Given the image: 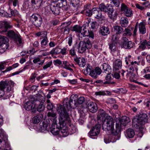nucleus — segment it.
<instances>
[{"label":"nucleus","mask_w":150,"mask_h":150,"mask_svg":"<svg viewBox=\"0 0 150 150\" xmlns=\"http://www.w3.org/2000/svg\"><path fill=\"white\" fill-rule=\"evenodd\" d=\"M57 111L59 115V124L60 132L63 134V135L67 136L68 134V129L66 126V124L68 123L70 125L71 123L69 115L61 105L59 106Z\"/></svg>","instance_id":"1"},{"label":"nucleus","mask_w":150,"mask_h":150,"mask_svg":"<svg viewBox=\"0 0 150 150\" xmlns=\"http://www.w3.org/2000/svg\"><path fill=\"white\" fill-rule=\"evenodd\" d=\"M77 95L71 96L70 97V100L68 101V102H66V101H68V98H67L64 100L63 104V106L61 105H59L57 108L58 110L59 106L60 105L62 106V108L64 110H65L68 114V110L71 108H75L78 105L77 102Z\"/></svg>","instance_id":"2"},{"label":"nucleus","mask_w":150,"mask_h":150,"mask_svg":"<svg viewBox=\"0 0 150 150\" xmlns=\"http://www.w3.org/2000/svg\"><path fill=\"white\" fill-rule=\"evenodd\" d=\"M148 119L149 117L146 114H140L138 116L134 117L132 120V125L136 128H139L142 125L147 122Z\"/></svg>","instance_id":"3"},{"label":"nucleus","mask_w":150,"mask_h":150,"mask_svg":"<svg viewBox=\"0 0 150 150\" xmlns=\"http://www.w3.org/2000/svg\"><path fill=\"white\" fill-rule=\"evenodd\" d=\"M114 121L112 118L110 116H107L106 120L102 125V129L104 130H110L112 133L115 136L114 132L115 131V129L114 128Z\"/></svg>","instance_id":"4"},{"label":"nucleus","mask_w":150,"mask_h":150,"mask_svg":"<svg viewBox=\"0 0 150 150\" xmlns=\"http://www.w3.org/2000/svg\"><path fill=\"white\" fill-rule=\"evenodd\" d=\"M92 47L91 43L89 39L88 38H85L83 41L80 42L78 45V52L83 53L85 52L87 49H90Z\"/></svg>","instance_id":"5"},{"label":"nucleus","mask_w":150,"mask_h":150,"mask_svg":"<svg viewBox=\"0 0 150 150\" xmlns=\"http://www.w3.org/2000/svg\"><path fill=\"white\" fill-rule=\"evenodd\" d=\"M129 118L126 116L123 117L120 120L117 122L115 125V131L114 132L115 136L117 135L121 132V128L122 125L125 126L129 122Z\"/></svg>","instance_id":"6"},{"label":"nucleus","mask_w":150,"mask_h":150,"mask_svg":"<svg viewBox=\"0 0 150 150\" xmlns=\"http://www.w3.org/2000/svg\"><path fill=\"white\" fill-rule=\"evenodd\" d=\"M30 20L32 24L36 27H40L42 22L41 16L37 14H33L30 16Z\"/></svg>","instance_id":"7"},{"label":"nucleus","mask_w":150,"mask_h":150,"mask_svg":"<svg viewBox=\"0 0 150 150\" xmlns=\"http://www.w3.org/2000/svg\"><path fill=\"white\" fill-rule=\"evenodd\" d=\"M5 88H6V91L8 92H9L11 90V87L7 81L0 82V94H1L0 96L1 97L4 95V89Z\"/></svg>","instance_id":"8"},{"label":"nucleus","mask_w":150,"mask_h":150,"mask_svg":"<svg viewBox=\"0 0 150 150\" xmlns=\"http://www.w3.org/2000/svg\"><path fill=\"white\" fill-rule=\"evenodd\" d=\"M123 41L122 45L123 47L127 49H130L134 47L135 46L134 42L130 41H129L126 37H123L122 38Z\"/></svg>","instance_id":"9"},{"label":"nucleus","mask_w":150,"mask_h":150,"mask_svg":"<svg viewBox=\"0 0 150 150\" xmlns=\"http://www.w3.org/2000/svg\"><path fill=\"white\" fill-rule=\"evenodd\" d=\"M121 10L122 11H124L125 16L127 17H131L133 16L132 10L124 3H122L121 5Z\"/></svg>","instance_id":"10"},{"label":"nucleus","mask_w":150,"mask_h":150,"mask_svg":"<svg viewBox=\"0 0 150 150\" xmlns=\"http://www.w3.org/2000/svg\"><path fill=\"white\" fill-rule=\"evenodd\" d=\"M71 23L70 22H65L62 24L59 27V29L61 30L64 34H68L70 30L69 26Z\"/></svg>","instance_id":"11"},{"label":"nucleus","mask_w":150,"mask_h":150,"mask_svg":"<svg viewBox=\"0 0 150 150\" xmlns=\"http://www.w3.org/2000/svg\"><path fill=\"white\" fill-rule=\"evenodd\" d=\"M50 7L52 12L55 15H58L60 13V8L55 3H52Z\"/></svg>","instance_id":"12"},{"label":"nucleus","mask_w":150,"mask_h":150,"mask_svg":"<svg viewBox=\"0 0 150 150\" xmlns=\"http://www.w3.org/2000/svg\"><path fill=\"white\" fill-rule=\"evenodd\" d=\"M102 112L99 113L97 116L98 124L100 126L103 125L106 120V117H105V113L103 110H102Z\"/></svg>","instance_id":"13"},{"label":"nucleus","mask_w":150,"mask_h":150,"mask_svg":"<svg viewBox=\"0 0 150 150\" xmlns=\"http://www.w3.org/2000/svg\"><path fill=\"white\" fill-rule=\"evenodd\" d=\"M101 126L99 125H96L90 131L91 136H96L98 135L100 132Z\"/></svg>","instance_id":"14"},{"label":"nucleus","mask_w":150,"mask_h":150,"mask_svg":"<svg viewBox=\"0 0 150 150\" xmlns=\"http://www.w3.org/2000/svg\"><path fill=\"white\" fill-rule=\"evenodd\" d=\"M8 41V40L7 38L4 36H0V48L2 49L3 46H5V48H4V49H7L8 46L7 45Z\"/></svg>","instance_id":"15"},{"label":"nucleus","mask_w":150,"mask_h":150,"mask_svg":"<svg viewBox=\"0 0 150 150\" xmlns=\"http://www.w3.org/2000/svg\"><path fill=\"white\" fill-rule=\"evenodd\" d=\"M87 108L89 111L92 113L96 112L98 109L96 104L93 102H91L88 103Z\"/></svg>","instance_id":"16"},{"label":"nucleus","mask_w":150,"mask_h":150,"mask_svg":"<svg viewBox=\"0 0 150 150\" xmlns=\"http://www.w3.org/2000/svg\"><path fill=\"white\" fill-rule=\"evenodd\" d=\"M30 4L32 7L35 9H38L41 6L42 0H30Z\"/></svg>","instance_id":"17"},{"label":"nucleus","mask_w":150,"mask_h":150,"mask_svg":"<svg viewBox=\"0 0 150 150\" xmlns=\"http://www.w3.org/2000/svg\"><path fill=\"white\" fill-rule=\"evenodd\" d=\"M74 60L80 67H83L86 64L85 59L83 57L74 58Z\"/></svg>","instance_id":"18"},{"label":"nucleus","mask_w":150,"mask_h":150,"mask_svg":"<svg viewBox=\"0 0 150 150\" xmlns=\"http://www.w3.org/2000/svg\"><path fill=\"white\" fill-rule=\"evenodd\" d=\"M41 98H41V100L42 99V100L40 101H37V103H38V105L37 107V110L39 112H41L42 111H43L45 109V107L44 105V102L45 101V100L44 98H43V97H41Z\"/></svg>","instance_id":"19"},{"label":"nucleus","mask_w":150,"mask_h":150,"mask_svg":"<svg viewBox=\"0 0 150 150\" xmlns=\"http://www.w3.org/2000/svg\"><path fill=\"white\" fill-rule=\"evenodd\" d=\"M110 33L109 29L107 26H102L100 28L99 33L103 36H106Z\"/></svg>","instance_id":"20"},{"label":"nucleus","mask_w":150,"mask_h":150,"mask_svg":"<svg viewBox=\"0 0 150 150\" xmlns=\"http://www.w3.org/2000/svg\"><path fill=\"white\" fill-rule=\"evenodd\" d=\"M92 13H93V14L96 18L99 19L103 18L101 12L98 11L96 8H93L92 9Z\"/></svg>","instance_id":"21"},{"label":"nucleus","mask_w":150,"mask_h":150,"mask_svg":"<svg viewBox=\"0 0 150 150\" xmlns=\"http://www.w3.org/2000/svg\"><path fill=\"white\" fill-rule=\"evenodd\" d=\"M4 23L5 25L4 26H2L0 25V33H1L6 32L8 28H10L12 27L8 22L5 21Z\"/></svg>","instance_id":"22"},{"label":"nucleus","mask_w":150,"mask_h":150,"mask_svg":"<svg viewBox=\"0 0 150 150\" xmlns=\"http://www.w3.org/2000/svg\"><path fill=\"white\" fill-rule=\"evenodd\" d=\"M102 67L104 72L106 74L111 73L112 72V69L108 64L104 63L102 65Z\"/></svg>","instance_id":"23"},{"label":"nucleus","mask_w":150,"mask_h":150,"mask_svg":"<svg viewBox=\"0 0 150 150\" xmlns=\"http://www.w3.org/2000/svg\"><path fill=\"white\" fill-rule=\"evenodd\" d=\"M49 125L47 121H43L42 123L40 124V126L39 128V131L40 132H44L47 129V127Z\"/></svg>","instance_id":"24"},{"label":"nucleus","mask_w":150,"mask_h":150,"mask_svg":"<svg viewBox=\"0 0 150 150\" xmlns=\"http://www.w3.org/2000/svg\"><path fill=\"white\" fill-rule=\"evenodd\" d=\"M33 105L32 103L30 101H27L24 105V107L25 109L27 110H32L33 112L35 110V106H33Z\"/></svg>","instance_id":"25"},{"label":"nucleus","mask_w":150,"mask_h":150,"mask_svg":"<svg viewBox=\"0 0 150 150\" xmlns=\"http://www.w3.org/2000/svg\"><path fill=\"white\" fill-rule=\"evenodd\" d=\"M122 66V63L120 59H117L115 62L113 64L114 70H118L121 69Z\"/></svg>","instance_id":"26"},{"label":"nucleus","mask_w":150,"mask_h":150,"mask_svg":"<svg viewBox=\"0 0 150 150\" xmlns=\"http://www.w3.org/2000/svg\"><path fill=\"white\" fill-rule=\"evenodd\" d=\"M146 23L144 22L140 23L139 24V30L140 33L144 34L146 32V29L145 27Z\"/></svg>","instance_id":"27"},{"label":"nucleus","mask_w":150,"mask_h":150,"mask_svg":"<svg viewBox=\"0 0 150 150\" xmlns=\"http://www.w3.org/2000/svg\"><path fill=\"white\" fill-rule=\"evenodd\" d=\"M43 117L42 114H40L34 116L32 119L33 122L35 124L39 123Z\"/></svg>","instance_id":"28"},{"label":"nucleus","mask_w":150,"mask_h":150,"mask_svg":"<svg viewBox=\"0 0 150 150\" xmlns=\"http://www.w3.org/2000/svg\"><path fill=\"white\" fill-rule=\"evenodd\" d=\"M127 18L126 17H122L120 20V23L121 26L123 27H127L128 24Z\"/></svg>","instance_id":"29"},{"label":"nucleus","mask_w":150,"mask_h":150,"mask_svg":"<svg viewBox=\"0 0 150 150\" xmlns=\"http://www.w3.org/2000/svg\"><path fill=\"white\" fill-rule=\"evenodd\" d=\"M135 135L134 130L131 128H129L126 130V136L129 138H133Z\"/></svg>","instance_id":"30"},{"label":"nucleus","mask_w":150,"mask_h":150,"mask_svg":"<svg viewBox=\"0 0 150 150\" xmlns=\"http://www.w3.org/2000/svg\"><path fill=\"white\" fill-rule=\"evenodd\" d=\"M6 34L7 36L13 39L17 37V35L12 30L8 31Z\"/></svg>","instance_id":"31"},{"label":"nucleus","mask_w":150,"mask_h":150,"mask_svg":"<svg viewBox=\"0 0 150 150\" xmlns=\"http://www.w3.org/2000/svg\"><path fill=\"white\" fill-rule=\"evenodd\" d=\"M3 123V119L2 117L0 116V127H1ZM5 132L2 129H0V139H3L4 135Z\"/></svg>","instance_id":"32"},{"label":"nucleus","mask_w":150,"mask_h":150,"mask_svg":"<svg viewBox=\"0 0 150 150\" xmlns=\"http://www.w3.org/2000/svg\"><path fill=\"white\" fill-rule=\"evenodd\" d=\"M8 10L11 14L7 13V15H6L7 17H11L12 16H15L18 13V11L16 10H13L10 8Z\"/></svg>","instance_id":"33"},{"label":"nucleus","mask_w":150,"mask_h":150,"mask_svg":"<svg viewBox=\"0 0 150 150\" xmlns=\"http://www.w3.org/2000/svg\"><path fill=\"white\" fill-rule=\"evenodd\" d=\"M61 49L59 47H57L54 48H53L50 51V54L52 55L59 54L61 53Z\"/></svg>","instance_id":"34"},{"label":"nucleus","mask_w":150,"mask_h":150,"mask_svg":"<svg viewBox=\"0 0 150 150\" xmlns=\"http://www.w3.org/2000/svg\"><path fill=\"white\" fill-rule=\"evenodd\" d=\"M114 31L116 33V34H119L123 31L122 28L119 26H114Z\"/></svg>","instance_id":"35"},{"label":"nucleus","mask_w":150,"mask_h":150,"mask_svg":"<svg viewBox=\"0 0 150 150\" xmlns=\"http://www.w3.org/2000/svg\"><path fill=\"white\" fill-rule=\"evenodd\" d=\"M116 44L112 42L110 43L109 45V49L112 52H114L117 51V48Z\"/></svg>","instance_id":"36"},{"label":"nucleus","mask_w":150,"mask_h":150,"mask_svg":"<svg viewBox=\"0 0 150 150\" xmlns=\"http://www.w3.org/2000/svg\"><path fill=\"white\" fill-rule=\"evenodd\" d=\"M60 129L57 128L56 126V127H52L51 129V133L54 135H57L60 132Z\"/></svg>","instance_id":"37"},{"label":"nucleus","mask_w":150,"mask_h":150,"mask_svg":"<svg viewBox=\"0 0 150 150\" xmlns=\"http://www.w3.org/2000/svg\"><path fill=\"white\" fill-rule=\"evenodd\" d=\"M47 33L46 31H43L37 33L36 34V35L37 36H40L43 38H47Z\"/></svg>","instance_id":"38"},{"label":"nucleus","mask_w":150,"mask_h":150,"mask_svg":"<svg viewBox=\"0 0 150 150\" xmlns=\"http://www.w3.org/2000/svg\"><path fill=\"white\" fill-rule=\"evenodd\" d=\"M89 31L87 30L86 27V26L83 27V28L81 29V34L83 35V37L88 36V35H89Z\"/></svg>","instance_id":"39"},{"label":"nucleus","mask_w":150,"mask_h":150,"mask_svg":"<svg viewBox=\"0 0 150 150\" xmlns=\"http://www.w3.org/2000/svg\"><path fill=\"white\" fill-rule=\"evenodd\" d=\"M120 71L118 70H115L113 69V72L112 75L113 77L116 79H119L120 77Z\"/></svg>","instance_id":"40"},{"label":"nucleus","mask_w":150,"mask_h":150,"mask_svg":"<svg viewBox=\"0 0 150 150\" xmlns=\"http://www.w3.org/2000/svg\"><path fill=\"white\" fill-rule=\"evenodd\" d=\"M83 27L78 25H75L73 26L71 29L72 31H75L76 32L80 33Z\"/></svg>","instance_id":"41"},{"label":"nucleus","mask_w":150,"mask_h":150,"mask_svg":"<svg viewBox=\"0 0 150 150\" xmlns=\"http://www.w3.org/2000/svg\"><path fill=\"white\" fill-rule=\"evenodd\" d=\"M47 108L49 110H52L54 107L53 104L50 102V100L48 99L46 100Z\"/></svg>","instance_id":"42"},{"label":"nucleus","mask_w":150,"mask_h":150,"mask_svg":"<svg viewBox=\"0 0 150 150\" xmlns=\"http://www.w3.org/2000/svg\"><path fill=\"white\" fill-rule=\"evenodd\" d=\"M123 35L124 36H130L132 34L131 30L127 28H125V30L123 31Z\"/></svg>","instance_id":"43"},{"label":"nucleus","mask_w":150,"mask_h":150,"mask_svg":"<svg viewBox=\"0 0 150 150\" xmlns=\"http://www.w3.org/2000/svg\"><path fill=\"white\" fill-rule=\"evenodd\" d=\"M107 6H105L104 4L102 3L100 4L99 6V8L101 11L107 12Z\"/></svg>","instance_id":"44"},{"label":"nucleus","mask_w":150,"mask_h":150,"mask_svg":"<svg viewBox=\"0 0 150 150\" xmlns=\"http://www.w3.org/2000/svg\"><path fill=\"white\" fill-rule=\"evenodd\" d=\"M92 67L89 64H88V66L86 67L85 70H84V73L85 75H87L89 73H90L91 71Z\"/></svg>","instance_id":"45"},{"label":"nucleus","mask_w":150,"mask_h":150,"mask_svg":"<svg viewBox=\"0 0 150 150\" xmlns=\"http://www.w3.org/2000/svg\"><path fill=\"white\" fill-rule=\"evenodd\" d=\"M107 75L105 77V79L106 80V81H105L104 82V84H110V81L111 80V77L110 76V74H107Z\"/></svg>","instance_id":"46"},{"label":"nucleus","mask_w":150,"mask_h":150,"mask_svg":"<svg viewBox=\"0 0 150 150\" xmlns=\"http://www.w3.org/2000/svg\"><path fill=\"white\" fill-rule=\"evenodd\" d=\"M119 39V37L117 34L114 35H112V41L114 43H116L118 41Z\"/></svg>","instance_id":"47"},{"label":"nucleus","mask_w":150,"mask_h":150,"mask_svg":"<svg viewBox=\"0 0 150 150\" xmlns=\"http://www.w3.org/2000/svg\"><path fill=\"white\" fill-rule=\"evenodd\" d=\"M89 75L94 79L97 78L98 76L94 70H92L89 74Z\"/></svg>","instance_id":"48"},{"label":"nucleus","mask_w":150,"mask_h":150,"mask_svg":"<svg viewBox=\"0 0 150 150\" xmlns=\"http://www.w3.org/2000/svg\"><path fill=\"white\" fill-rule=\"evenodd\" d=\"M69 52L71 56L72 57H74L76 55L75 47H73L70 50Z\"/></svg>","instance_id":"49"},{"label":"nucleus","mask_w":150,"mask_h":150,"mask_svg":"<svg viewBox=\"0 0 150 150\" xmlns=\"http://www.w3.org/2000/svg\"><path fill=\"white\" fill-rule=\"evenodd\" d=\"M83 12L86 16H91L93 13L92 11H91L90 9L84 10Z\"/></svg>","instance_id":"50"},{"label":"nucleus","mask_w":150,"mask_h":150,"mask_svg":"<svg viewBox=\"0 0 150 150\" xmlns=\"http://www.w3.org/2000/svg\"><path fill=\"white\" fill-rule=\"evenodd\" d=\"M67 38H68V44L69 46H70L71 45L73 41V36L71 34H70Z\"/></svg>","instance_id":"51"},{"label":"nucleus","mask_w":150,"mask_h":150,"mask_svg":"<svg viewBox=\"0 0 150 150\" xmlns=\"http://www.w3.org/2000/svg\"><path fill=\"white\" fill-rule=\"evenodd\" d=\"M77 102L78 105L82 104L85 101L84 98L83 97H80L79 98H77Z\"/></svg>","instance_id":"52"},{"label":"nucleus","mask_w":150,"mask_h":150,"mask_svg":"<svg viewBox=\"0 0 150 150\" xmlns=\"http://www.w3.org/2000/svg\"><path fill=\"white\" fill-rule=\"evenodd\" d=\"M71 3V5L73 7L76 6L79 3L80 0H69Z\"/></svg>","instance_id":"53"},{"label":"nucleus","mask_w":150,"mask_h":150,"mask_svg":"<svg viewBox=\"0 0 150 150\" xmlns=\"http://www.w3.org/2000/svg\"><path fill=\"white\" fill-rule=\"evenodd\" d=\"M107 8V12H108L109 14H111L113 12V8L112 6H109L108 5Z\"/></svg>","instance_id":"54"},{"label":"nucleus","mask_w":150,"mask_h":150,"mask_svg":"<svg viewBox=\"0 0 150 150\" xmlns=\"http://www.w3.org/2000/svg\"><path fill=\"white\" fill-rule=\"evenodd\" d=\"M47 38H45L42 41L41 44V45L42 47L44 46H45L47 45Z\"/></svg>","instance_id":"55"},{"label":"nucleus","mask_w":150,"mask_h":150,"mask_svg":"<svg viewBox=\"0 0 150 150\" xmlns=\"http://www.w3.org/2000/svg\"><path fill=\"white\" fill-rule=\"evenodd\" d=\"M37 76V75L35 73H34L32 74V76L30 79V81L31 82H33L35 81V78Z\"/></svg>","instance_id":"56"},{"label":"nucleus","mask_w":150,"mask_h":150,"mask_svg":"<svg viewBox=\"0 0 150 150\" xmlns=\"http://www.w3.org/2000/svg\"><path fill=\"white\" fill-rule=\"evenodd\" d=\"M111 1V3L112 2L114 5L117 6L118 7L120 5V1L119 0H110Z\"/></svg>","instance_id":"57"},{"label":"nucleus","mask_w":150,"mask_h":150,"mask_svg":"<svg viewBox=\"0 0 150 150\" xmlns=\"http://www.w3.org/2000/svg\"><path fill=\"white\" fill-rule=\"evenodd\" d=\"M97 26V22L93 21L92 22L91 24V27L93 29H96V27Z\"/></svg>","instance_id":"58"},{"label":"nucleus","mask_w":150,"mask_h":150,"mask_svg":"<svg viewBox=\"0 0 150 150\" xmlns=\"http://www.w3.org/2000/svg\"><path fill=\"white\" fill-rule=\"evenodd\" d=\"M94 70L98 76L100 75L102 72V70L99 67H96Z\"/></svg>","instance_id":"59"},{"label":"nucleus","mask_w":150,"mask_h":150,"mask_svg":"<svg viewBox=\"0 0 150 150\" xmlns=\"http://www.w3.org/2000/svg\"><path fill=\"white\" fill-rule=\"evenodd\" d=\"M59 6L60 7L65 6V5H66V3L65 0H59Z\"/></svg>","instance_id":"60"},{"label":"nucleus","mask_w":150,"mask_h":150,"mask_svg":"<svg viewBox=\"0 0 150 150\" xmlns=\"http://www.w3.org/2000/svg\"><path fill=\"white\" fill-rule=\"evenodd\" d=\"M106 94V93L104 91H99L96 92L95 93V95H105Z\"/></svg>","instance_id":"61"},{"label":"nucleus","mask_w":150,"mask_h":150,"mask_svg":"<svg viewBox=\"0 0 150 150\" xmlns=\"http://www.w3.org/2000/svg\"><path fill=\"white\" fill-rule=\"evenodd\" d=\"M51 25L53 26H55L58 25L59 23V21L58 20H55L52 21L50 22Z\"/></svg>","instance_id":"62"},{"label":"nucleus","mask_w":150,"mask_h":150,"mask_svg":"<svg viewBox=\"0 0 150 150\" xmlns=\"http://www.w3.org/2000/svg\"><path fill=\"white\" fill-rule=\"evenodd\" d=\"M131 64L134 66L136 69H137V65H139V64L136 61L132 62H131Z\"/></svg>","instance_id":"63"},{"label":"nucleus","mask_w":150,"mask_h":150,"mask_svg":"<svg viewBox=\"0 0 150 150\" xmlns=\"http://www.w3.org/2000/svg\"><path fill=\"white\" fill-rule=\"evenodd\" d=\"M47 115L48 117H55L56 115V114L54 112H48Z\"/></svg>","instance_id":"64"}]
</instances>
